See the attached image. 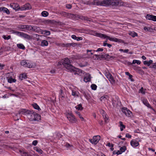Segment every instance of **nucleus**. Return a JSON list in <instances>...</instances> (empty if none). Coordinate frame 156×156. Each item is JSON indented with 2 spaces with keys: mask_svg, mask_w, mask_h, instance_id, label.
Listing matches in <instances>:
<instances>
[{
  "mask_svg": "<svg viewBox=\"0 0 156 156\" xmlns=\"http://www.w3.org/2000/svg\"><path fill=\"white\" fill-rule=\"evenodd\" d=\"M95 35L101 38H107L110 41H114L116 42H121L122 40L119 39L117 38L116 37H111L109 36H107L106 35L104 34L101 33H96L95 34Z\"/></svg>",
  "mask_w": 156,
  "mask_h": 156,
  "instance_id": "nucleus-1",
  "label": "nucleus"
},
{
  "mask_svg": "<svg viewBox=\"0 0 156 156\" xmlns=\"http://www.w3.org/2000/svg\"><path fill=\"white\" fill-rule=\"evenodd\" d=\"M62 65L68 70L70 71L73 66L72 65L70 60L67 58L62 59Z\"/></svg>",
  "mask_w": 156,
  "mask_h": 156,
  "instance_id": "nucleus-2",
  "label": "nucleus"
},
{
  "mask_svg": "<svg viewBox=\"0 0 156 156\" xmlns=\"http://www.w3.org/2000/svg\"><path fill=\"white\" fill-rule=\"evenodd\" d=\"M12 31L13 33L17 35L24 38L25 39L30 40L32 39V36L23 32H20L15 30H13Z\"/></svg>",
  "mask_w": 156,
  "mask_h": 156,
  "instance_id": "nucleus-3",
  "label": "nucleus"
},
{
  "mask_svg": "<svg viewBox=\"0 0 156 156\" xmlns=\"http://www.w3.org/2000/svg\"><path fill=\"white\" fill-rule=\"evenodd\" d=\"M110 0H95V4L97 5L106 6L110 5Z\"/></svg>",
  "mask_w": 156,
  "mask_h": 156,
  "instance_id": "nucleus-4",
  "label": "nucleus"
},
{
  "mask_svg": "<svg viewBox=\"0 0 156 156\" xmlns=\"http://www.w3.org/2000/svg\"><path fill=\"white\" fill-rule=\"evenodd\" d=\"M70 71L74 72L75 75L77 74L80 76H82L84 74V72L83 70L74 66L73 67L72 69H71Z\"/></svg>",
  "mask_w": 156,
  "mask_h": 156,
  "instance_id": "nucleus-5",
  "label": "nucleus"
},
{
  "mask_svg": "<svg viewBox=\"0 0 156 156\" xmlns=\"http://www.w3.org/2000/svg\"><path fill=\"white\" fill-rule=\"evenodd\" d=\"M26 30L32 31L37 33L39 31L40 28L35 26L27 25Z\"/></svg>",
  "mask_w": 156,
  "mask_h": 156,
  "instance_id": "nucleus-6",
  "label": "nucleus"
},
{
  "mask_svg": "<svg viewBox=\"0 0 156 156\" xmlns=\"http://www.w3.org/2000/svg\"><path fill=\"white\" fill-rule=\"evenodd\" d=\"M66 115L67 119L70 122L75 123L77 121L76 118L71 112L67 113Z\"/></svg>",
  "mask_w": 156,
  "mask_h": 156,
  "instance_id": "nucleus-7",
  "label": "nucleus"
},
{
  "mask_svg": "<svg viewBox=\"0 0 156 156\" xmlns=\"http://www.w3.org/2000/svg\"><path fill=\"white\" fill-rule=\"evenodd\" d=\"M26 60H23L20 62V63L22 66L24 67H28L29 68H32L33 67V65L32 64L27 62Z\"/></svg>",
  "mask_w": 156,
  "mask_h": 156,
  "instance_id": "nucleus-8",
  "label": "nucleus"
},
{
  "mask_svg": "<svg viewBox=\"0 0 156 156\" xmlns=\"http://www.w3.org/2000/svg\"><path fill=\"white\" fill-rule=\"evenodd\" d=\"M100 139V136L98 135L94 136L93 139H90L89 141L92 144H96L98 142Z\"/></svg>",
  "mask_w": 156,
  "mask_h": 156,
  "instance_id": "nucleus-9",
  "label": "nucleus"
},
{
  "mask_svg": "<svg viewBox=\"0 0 156 156\" xmlns=\"http://www.w3.org/2000/svg\"><path fill=\"white\" fill-rule=\"evenodd\" d=\"M122 111L124 113L126 116L131 117L132 116V112L127 108H123L122 109Z\"/></svg>",
  "mask_w": 156,
  "mask_h": 156,
  "instance_id": "nucleus-10",
  "label": "nucleus"
},
{
  "mask_svg": "<svg viewBox=\"0 0 156 156\" xmlns=\"http://www.w3.org/2000/svg\"><path fill=\"white\" fill-rule=\"evenodd\" d=\"M27 116L30 121H33L35 120L34 112L33 111L30 110V112L27 113Z\"/></svg>",
  "mask_w": 156,
  "mask_h": 156,
  "instance_id": "nucleus-11",
  "label": "nucleus"
},
{
  "mask_svg": "<svg viewBox=\"0 0 156 156\" xmlns=\"http://www.w3.org/2000/svg\"><path fill=\"white\" fill-rule=\"evenodd\" d=\"M31 8L30 5L29 3H27L22 6L20 7V10L21 11L28 10Z\"/></svg>",
  "mask_w": 156,
  "mask_h": 156,
  "instance_id": "nucleus-12",
  "label": "nucleus"
},
{
  "mask_svg": "<svg viewBox=\"0 0 156 156\" xmlns=\"http://www.w3.org/2000/svg\"><path fill=\"white\" fill-rule=\"evenodd\" d=\"M10 5L11 8L13 9H15L16 11L20 10V7L19 6V5L17 3H12L10 4Z\"/></svg>",
  "mask_w": 156,
  "mask_h": 156,
  "instance_id": "nucleus-13",
  "label": "nucleus"
},
{
  "mask_svg": "<svg viewBox=\"0 0 156 156\" xmlns=\"http://www.w3.org/2000/svg\"><path fill=\"white\" fill-rule=\"evenodd\" d=\"M146 18L147 20L156 21V16H155L147 14L146 16Z\"/></svg>",
  "mask_w": 156,
  "mask_h": 156,
  "instance_id": "nucleus-14",
  "label": "nucleus"
},
{
  "mask_svg": "<svg viewBox=\"0 0 156 156\" xmlns=\"http://www.w3.org/2000/svg\"><path fill=\"white\" fill-rule=\"evenodd\" d=\"M30 110H26L25 109H22L20 110L18 112L19 114L21 115H24L27 116V113L30 112Z\"/></svg>",
  "mask_w": 156,
  "mask_h": 156,
  "instance_id": "nucleus-15",
  "label": "nucleus"
},
{
  "mask_svg": "<svg viewBox=\"0 0 156 156\" xmlns=\"http://www.w3.org/2000/svg\"><path fill=\"white\" fill-rule=\"evenodd\" d=\"M37 33H40L42 34H44L47 36L49 35L50 34V32L49 31L46 30H42L40 28L39 31L37 32Z\"/></svg>",
  "mask_w": 156,
  "mask_h": 156,
  "instance_id": "nucleus-16",
  "label": "nucleus"
},
{
  "mask_svg": "<svg viewBox=\"0 0 156 156\" xmlns=\"http://www.w3.org/2000/svg\"><path fill=\"white\" fill-rule=\"evenodd\" d=\"M65 17L67 18L73 19L75 18L76 16L75 14L66 12Z\"/></svg>",
  "mask_w": 156,
  "mask_h": 156,
  "instance_id": "nucleus-17",
  "label": "nucleus"
},
{
  "mask_svg": "<svg viewBox=\"0 0 156 156\" xmlns=\"http://www.w3.org/2000/svg\"><path fill=\"white\" fill-rule=\"evenodd\" d=\"M130 144L132 147H135L139 145V143L136 140H133L131 141Z\"/></svg>",
  "mask_w": 156,
  "mask_h": 156,
  "instance_id": "nucleus-18",
  "label": "nucleus"
},
{
  "mask_svg": "<svg viewBox=\"0 0 156 156\" xmlns=\"http://www.w3.org/2000/svg\"><path fill=\"white\" fill-rule=\"evenodd\" d=\"M27 25H20L18 26L17 27L21 29L20 30L24 32L26 31Z\"/></svg>",
  "mask_w": 156,
  "mask_h": 156,
  "instance_id": "nucleus-19",
  "label": "nucleus"
},
{
  "mask_svg": "<svg viewBox=\"0 0 156 156\" xmlns=\"http://www.w3.org/2000/svg\"><path fill=\"white\" fill-rule=\"evenodd\" d=\"M87 53H88L89 52L90 53V54L88 53L89 58L91 57L92 55H93L94 53L95 52V50H87Z\"/></svg>",
  "mask_w": 156,
  "mask_h": 156,
  "instance_id": "nucleus-20",
  "label": "nucleus"
},
{
  "mask_svg": "<svg viewBox=\"0 0 156 156\" xmlns=\"http://www.w3.org/2000/svg\"><path fill=\"white\" fill-rule=\"evenodd\" d=\"M110 5H118V1L117 0H110Z\"/></svg>",
  "mask_w": 156,
  "mask_h": 156,
  "instance_id": "nucleus-21",
  "label": "nucleus"
},
{
  "mask_svg": "<svg viewBox=\"0 0 156 156\" xmlns=\"http://www.w3.org/2000/svg\"><path fill=\"white\" fill-rule=\"evenodd\" d=\"M143 103L144 105L147 106L149 108H151V107L147 100L144 99L143 100Z\"/></svg>",
  "mask_w": 156,
  "mask_h": 156,
  "instance_id": "nucleus-22",
  "label": "nucleus"
},
{
  "mask_svg": "<svg viewBox=\"0 0 156 156\" xmlns=\"http://www.w3.org/2000/svg\"><path fill=\"white\" fill-rule=\"evenodd\" d=\"M72 95L75 97H79V93L78 91H75L74 90H72Z\"/></svg>",
  "mask_w": 156,
  "mask_h": 156,
  "instance_id": "nucleus-23",
  "label": "nucleus"
},
{
  "mask_svg": "<svg viewBox=\"0 0 156 156\" xmlns=\"http://www.w3.org/2000/svg\"><path fill=\"white\" fill-rule=\"evenodd\" d=\"M136 63L138 65H139L141 63V62L139 60L134 59L133 60L132 63L128 62V64L129 65H132V64H135Z\"/></svg>",
  "mask_w": 156,
  "mask_h": 156,
  "instance_id": "nucleus-24",
  "label": "nucleus"
},
{
  "mask_svg": "<svg viewBox=\"0 0 156 156\" xmlns=\"http://www.w3.org/2000/svg\"><path fill=\"white\" fill-rule=\"evenodd\" d=\"M16 81V79L12 78L11 77L8 78V82L10 83H15Z\"/></svg>",
  "mask_w": 156,
  "mask_h": 156,
  "instance_id": "nucleus-25",
  "label": "nucleus"
},
{
  "mask_svg": "<svg viewBox=\"0 0 156 156\" xmlns=\"http://www.w3.org/2000/svg\"><path fill=\"white\" fill-rule=\"evenodd\" d=\"M48 45V41L45 40H42L41 42V45L42 46H47Z\"/></svg>",
  "mask_w": 156,
  "mask_h": 156,
  "instance_id": "nucleus-26",
  "label": "nucleus"
},
{
  "mask_svg": "<svg viewBox=\"0 0 156 156\" xmlns=\"http://www.w3.org/2000/svg\"><path fill=\"white\" fill-rule=\"evenodd\" d=\"M0 10L2 11H3L4 12H6L7 14H9V10L5 7H2L0 8Z\"/></svg>",
  "mask_w": 156,
  "mask_h": 156,
  "instance_id": "nucleus-27",
  "label": "nucleus"
},
{
  "mask_svg": "<svg viewBox=\"0 0 156 156\" xmlns=\"http://www.w3.org/2000/svg\"><path fill=\"white\" fill-rule=\"evenodd\" d=\"M90 75H88V76H85L84 78V81L85 82H88L90 81Z\"/></svg>",
  "mask_w": 156,
  "mask_h": 156,
  "instance_id": "nucleus-28",
  "label": "nucleus"
},
{
  "mask_svg": "<svg viewBox=\"0 0 156 156\" xmlns=\"http://www.w3.org/2000/svg\"><path fill=\"white\" fill-rule=\"evenodd\" d=\"M32 105L34 109L38 110V111L41 110V109L39 106L36 103H34Z\"/></svg>",
  "mask_w": 156,
  "mask_h": 156,
  "instance_id": "nucleus-29",
  "label": "nucleus"
},
{
  "mask_svg": "<svg viewBox=\"0 0 156 156\" xmlns=\"http://www.w3.org/2000/svg\"><path fill=\"white\" fill-rule=\"evenodd\" d=\"M95 0H94L92 2H90L89 1H88L84 3V4H86L87 5H96L95 4Z\"/></svg>",
  "mask_w": 156,
  "mask_h": 156,
  "instance_id": "nucleus-30",
  "label": "nucleus"
},
{
  "mask_svg": "<svg viewBox=\"0 0 156 156\" xmlns=\"http://www.w3.org/2000/svg\"><path fill=\"white\" fill-rule=\"evenodd\" d=\"M59 97L61 99L65 97V95L63 93V91L62 90H60L59 93Z\"/></svg>",
  "mask_w": 156,
  "mask_h": 156,
  "instance_id": "nucleus-31",
  "label": "nucleus"
},
{
  "mask_svg": "<svg viewBox=\"0 0 156 156\" xmlns=\"http://www.w3.org/2000/svg\"><path fill=\"white\" fill-rule=\"evenodd\" d=\"M129 34L133 37L137 36L138 35L134 31L130 32L129 33Z\"/></svg>",
  "mask_w": 156,
  "mask_h": 156,
  "instance_id": "nucleus-32",
  "label": "nucleus"
},
{
  "mask_svg": "<svg viewBox=\"0 0 156 156\" xmlns=\"http://www.w3.org/2000/svg\"><path fill=\"white\" fill-rule=\"evenodd\" d=\"M76 44L75 43H67L66 44H62V46L64 47H68L71 46H75Z\"/></svg>",
  "mask_w": 156,
  "mask_h": 156,
  "instance_id": "nucleus-33",
  "label": "nucleus"
},
{
  "mask_svg": "<svg viewBox=\"0 0 156 156\" xmlns=\"http://www.w3.org/2000/svg\"><path fill=\"white\" fill-rule=\"evenodd\" d=\"M20 152L21 153L22 156H32V155L30 154H28L26 152H23L22 151H20Z\"/></svg>",
  "mask_w": 156,
  "mask_h": 156,
  "instance_id": "nucleus-34",
  "label": "nucleus"
},
{
  "mask_svg": "<svg viewBox=\"0 0 156 156\" xmlns=\"http://www.w3.org/2000/svg\"><path fill=\"white\" fill-rule=\"evenodd\" d=\"M17 47L19 48L24 50L25 48L24 45L22 44H17Z\"/></svg>",
  "mask_w": 156,
  "mask_h": 156,
  "instance_id": "nucleus-35",
  "label": "nucleus"
},
{
  "mask_svg": "<svg viewBox=\"0 0 156 156\" xmlns=\"http://www.w3.org/2000/svg\"><path fill=\"white\" fill-rule=\"evenodd\" d=\"M119 124L120 127V130L121 131H122L123 130V129L125 128V126L122 124V122L121 121L119 122Z\"/></svg>",
  "mask_w": 156,
  "mask_h": 156,
  "instance_id": "nucleus-36",
  "label": "nucleus"
},
{
  "mask_svg": "<svg viewBox=\"0 0 156 156\" xmlns=\"http://www.w3.org/2000/svg\"><path fill=\"white\" fill-rule=\"evenodd\" d=\"M75 113H76V114L77 115L79 116V117L81 119V121H83L84 120V119L83 117H82L80 113L79 112L76 111H75Z\"/></svg>",
  "mask_w": 156,
  "mask_h": 156,
  "instance_id": "nucleus-37",
  "label": "nucleus"
},
{
  "mask_svg": "<svg viewBox=\"0 0 156 156\" xmlns=\"http://www.w3.org/2000/svg\"><path fill=\"white\" fill-rule=\"evenodd\" d=\"M34 118H35V120L34 121L40 119V115L34 112Z\"/></svg>",
  "mask_w": 156,
  "mask_h": 156,
  "instance_id": "nucleus-38",
  "label": "nucleus"
},
{
  "mask_svg": "<svg viewBox=\"0 0 156 156\" xmlns=\"http://www.w3.org/2000/svg\"><path fill=\"white\" fill-rule=\"evenodd\" d=\"M75 108H76V109H77L78 110H82L83 109V108L82 107V105L81 104L77 105V106H76Z\"/></svg>",
  "mask_w": 156,
  "mask_h": 156,
  "instance_id": "nucleus-39",
  "label": "nucleus"
},
{
  "mask_svg": "<svg viewBox=\"0 0 156 156\" xmlns=\"http://www.w3.org/2000/svg\"><path fill=\"white\" fill-rule=\"evenodd\" d=\"M41 15L43 16L47 17L48 15V12L46 11H43L41 12Z\"/></svg>",
  "mask_w": 156,
  "mask_h": 156,
  "instance_id": "nucleus-40",
  "label": "nucleus"
},
{
  "mask_svg": "<svg viewBox=\"0 0 156 156\" xmlns=\"http://www.w3.org/2000/svg\"><path fill=\"white\" fill-rule=\"evenodd\" d=\"M107 41H105L103 43V45L104 46H107L109 48H110L112 46V44L107 43Z\"/></svg>",
  "mask_w": 156,
  "mask_h": 156,
  "instance_id": "nucleus-41",
  "label": "nucleus"
},
{
  "mask_svg": "<svg viewBox=\"0 0 156 156\" xmlns=\"http://www.w3.org/2000/svg\"><path fill=\"white\" fill-rule=\"evenodd\" d=\"M108 80L112 84H114L115 83V81L113 79L112 76V77H111V78H110Z\"/></svg>",
  "mask_w": 156,
  "mask_h": 156,
  "instance_id": "nucleus-42",
  "label": "nucleus"
},
{
  "mask_svg": "<svg viewBox=\"0 0 156 156\" xmlns=\"http://www.w3.org/2000/svg\"><path fill=\"white\" fill-rule=\"evenodd\" d=\"M108 80L112 84H114L115 83V81L113 79L112 76V77H111V78H110Z\"/></svg>",
  "mask_w": 156,
  "mask_h": 156,
  "instance_id": "nucleus-43",
  "label": "nucleus"
},
{
  "mask_svg": "<svg viewBox=\"0 0 156 156\" xmlns=\"http://www.w3.org/2000/svg\"><path fill=\"white\" fill-rule=\"evenodd\" d=\"M105 75L108 79L111 78V77H112V76L110 73H109L107 72H106L105 73Z\"/></svg>",
  "mask_w": 156,
  "mask_h": 156,
  "instance_id": "nucleus-44",
  "label": "nucleus"
},
{
  "mask_svg": "<svg viewBox=\"0 0 156 156\" xmlns=\"http://www.w3.org/2000/svg\"><path fill=\"white\" fill-rule=\"evenodd\" d=\"M126 150V148L125 146H123L122 147H121V148L120 149V151L122 153L124 152Z\"/></svg>",
  "mask_w": 156,
  "mask_h": 156,
  "instance_id": "nucleus-45",
  "label": "nucleus"
},
{
  "mask_svg": "<svg viewBox=\"0 0 156 156\" xmlns=\"http://www.w3.org/2000/svg\"><path fill=\"white\" fill-rule=\"evenodd\" d=\"M20 78L21 79V80H23V78L26 79L27 77V76L26 74L23 73L22 74L21 76H20Z\"/></svg>",
  "mask_w": 156,
  "mask_h": 156,
  "instance_id": "nucleus-46",
  "label": "nucleus"
},
{
  "mask_svg": "<svg viewBox=\"0 0 156 156\" xmlns=\"http://www.w3.org/2000/svg\"><path fill=\"white\" fill-rule=\"evenodd\" d=\"M2 37L5 40H8L11 38V36L10 35H8L7 36L6 35H4L2 36Z\"/></svg>",
  "mask_w": 156,
  "mask_h": 156,
  "instance_id": "nucleus-47",
  "label": "nucleus"
},
{
  "mask_svg": "<svg viewBox=\"0 0 156 156\" xmlns=\"http://www.w3.org/2000/svg\"><path fill=\"white\" fill-rule=\"evenodd\" d=\"M91 88L92 90H95L96 89L97 86L94 84H92L91 86Z\"/></svg>",
  "mask_w": 156,
  "mask_h": 156,
  "instance_id": "nucleus-48",
  "label": "nucleus"
},
{
  "mask_svg": "<svg viewBox=\"0 0 156 156\" xmlns=\"http://www.w3.org/2000/svg\"><path fill=\"white\" fill-rule=\"evenodd\" d=\"M112 102L114 106H116V105L118 104V102H116L115 100H113L112 101Z\"/></svg>",
  "mask_w": 156,
  "mask_h": 156,
  "instance_id": "nucleus-49",
  "label": "nucleus"
},
{
  "mask_svg": "<svg viewBox=\"0 0 156 156\" xmlns=\"http://www.w3.org/2000/svg\"><path fill=\"white\" fill-rule=\"evenodd\" d=\"M150 67L151 68L156 69V62L150 66Z\"/></svg>",
  "mask_w": 156,
  "mask_h": 156,
  "instance_id": "nucleus-50",
  "label": "nucleus"
},
{
  "mask_svg": "<svg viewBox=\"0 0 156 156\" xmlns=\"http://www.w3.org/2000/svg\"><path fill=\"white\" fill-rule=\"evenodd\" d=\"M36 151L38 152L39 153L41 154L42 153L43 151L39 148H37L36 150Z\"/></svg>",
  "mask_w": 156,
  "mask_h": 156,
  "instance_id": "nucleus-51",
  "label": "nucleus"
},
{
  "mask_svg": "<svg viewBox=\"0 0 156 156\" xmlns=\"http://www.w3.org/2000/svg\"><path fill=\"white\" fill-rule=\"evenodd\" d=\"M94 55L95 56H99L100 57V58H104L105 57V55H97L95 54Z\"/></svg>",
  "mask_w": 156,
  "mask_h": 156,
  "instance_id": "nucleus-52",
  "label": "nucleus"
},
{
  "mask_svg": "<svg viewBox=\"0 0 156 156\" xmlns=\"http://www.w3.org/2000/svg\"><path fill=\"white\" fill-rule=\"evenodd\" d=\"M80 18L82 20H87L88 19V18L87 17L83 16H81L80 17Z\"/></svg>",
  "mask_w": 156,
  "mask_h": 156,
  "instance_id": "nucleus-53",
  "label": "nucleus"
},
{
  "mask_svg": "<svg viewBox=\"0 0 156 156\" xmlns=\"http://www.w3.org/2000/svg\"><path fill=\"white\" fill-rule=\"evenodd\" d=\"M119 51L121 52H123L125 53H128L129 50L128 49L124 50L123 49H120L119 50Z\"/></svg>",
  "mask_w": 156,
  "mask_h": 156,
  "instance_id": "nucleus-54",
  "label": "nucleus"
},
{
  "mask_svg": "<svg viewBox=\"0 0 156 156\" xmlns=\"http://www.w3.org/2000/svg\"><path fill=\"white\" fill-rule=\"evenodd\" d=\"M129 79L131 81L133 82L134 81V80L133 78H132L133 76L132 75L130 74V75H129Z\"/></svg>",
  "mask_w": 156,
  "mask_h": 156,
  "instance_id": "nucleus-55",
  "label": "nucleus"
},
{
  "mask_svg": "<svg viewBox=\"0 0 156 156\" xmlns=\"http://www.w3.org/2000/svg\"><path fill=\"white\" fill-rule=\"evenodd\" d=\"M37 143L38 142L37 140H35L33 141L32 144L34 146H36L37 145Z\"/></svg>",
  "mask_w": 156,
  "mask_h": 156,
  "instance_id": "nucleus-56",
  "label": "nucleus"
},
{
  "mask_svg": "<svg viewBox=\"0 0 156 156\" xmlns=\"http://www.w3.org/2000/svg\"><path fill=\"white\" fill-rule=\"evenodd\" d=\"M153 61L151 60H150L149 61H148V66H150L152 65L153 63Z\"/></svg>",
  "mask_w": 156,
  "mask_h": 156,
  "instance_id": "nucleus-57",
  "label": "nucleus"
},
{
  "mask_svg": "<svg viewBox=\"0 0 156 156\" xmlns=\"http://www.w3.org/2000/svg\"><path fill=\"white\" fill-rule=\"evenodd\" d=\"M107 97L108 96L107 95L101 97V100L102 99L105 100V99H106Z\"/></svg>",
  "mask_w": 156,
  "mask_h": 156,
  "instance_id": "nucleus-58",
  "label": "nucleus"
},
{
  "mask_svg": "<svg viewBox=\"0 0 156 156\" xmlns=\"http://www.w3.org/2000/svg\"><path fill=\"white\" fill-rule=\"evenodd\" d=\"M126 137L128 138H131L132 137V136L130 135L129 133H127L126 135Z\"/></svg>",
  "mask_w": 156,
  "mask_h": 156,
  "instance_id": "nucleus-59",
  "label": "nucleus"
},
{
  "mask_svg": "<svg viewBox=\"0 0 156 156\" xmlns=\"http://www.w3.org/2000/svg\"><path fill=\"white\" fill-rule=\"evenodd\" d=\"M103 51V49L102 48H98L96 51Z\"/></svg>",
  "mask_w": 156,
  "mask_h": 156,
  "instance_id": "nucleus-60",
  "label": "nucleus"
},
{
  "mask_svg": "<svg viewBox=\"0 0 156 156\" xmlns=\"http://www.w3.org/2000/svg\"><path fill=\"white\" fill-rule=\"evenodd\" d=\"M107 146L109 147H112L114 146V144H111L110 143H108L107 144Z\"/></svg>",
  "mask_w": 156,
  "mask_h": 156,
  "instance_id": "nucleus-61",
  "label": "nucleus"
},
{
  "mask_svg": "<svg viewBox=\"0 0 156 156\" xmlns=\"http://www.w3.org/2000/svg\"><path fill=\"white\" fill-rule=\"evenodd\" d=\"M71 146H72V145H71L69 144L68 143H66L65 145V146L67 148H69Z\"/></svg>",
  "mask_w": 156,
  "mask_h": 156,
  "instance_id": "nucleus-62",
  "label": "nucleus"
},
{
  "mask_svg": "<svg viewBox=\"0 0 156 156\" xmlns=\"http://www.w3.org/2000/svg\"><path fill=\"white\" fill-rule=\"evenodd\" d=\"M95 156H106L105 155L102 153H99L96 154Z\"/></svg>",
  "mask_w": 156,
  "mask_h": 156,
  "instance_id": "nucleus-63",
  "label": "nucleus"
},
{
  "mask_svg": "<svg viewBox=\"0 0 156 156\" xmlns=\"http://www.w3.org/2000/svg\"><path fill=\"white\" fill-rule=\"evenodd\" d=\"M71 37L74 40H76L77 38V37L74 35H72L71 36Z\"/></svg>",
  "mask_w": 156,
  "mask_h": 156,
  "instance_id": "nucleus-64",
  "label": "nucleus"
}]
</instances>
